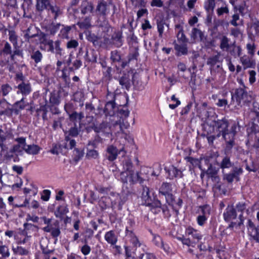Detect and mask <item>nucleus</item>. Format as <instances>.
I'll return each mask as SVG.
<instances>
[{
  "instance_id": "f257e3e1",
  "label": "nucleus",
  "mask_w": 259,
  "mask_h": 259,
  "mask_svg": "<svg viewBox=\"0 0 259 259\" xmlns=\"http://www.w3.org/2000/svg\"><path fill=\"white\" fill-rule=\"evenodd\" d=\"M250 98L246 91L242 88H239L232 95V102L234 103L236 101L237 105H240L242 103L249 102Z\"/></svg>"
},
{
  "instance_id": "f03ea898",
  "label": "nucleus",
  "mask_w": 259,
  "mask_h": 259,
  "mask_svg": "<svg viewBox=\"0 0 259 259\" xmlns=\"http://www.w3.org/2000/svg\"><path fill=\"white\" fill-rule=\"evenodd\" d=\"M214 126L216 127L219 132L218 137L222 136L225 141L228 140V135H229L228 125L229 123L227 119L224 118L221 120H218L214 121Z\"/></svg>"
},
{
  "instance_id": "7ed1b4c3",
  "label": "nucleus",
  "mask_w": 259,
  "mask_h": 259,
  "mask_svg": "<svg viewBox=\"0 0 259 259\" xmlns=\"http://www.w3.org/2000/svg\"><path fill=\"white\" fill-rule=\"evenodd\" d=\"M185 234L188 238L190 239V246L192 247H194L196 243H198L202 238L200 232L191 227H188L186 228Z\"/></svg>"
},
{
  "instance_id": "20e7f679",
  "label": "nucleus",
  "mask_w": 259,
  "mask_h": 259,
  "mask_svg": "<svg viewBox=\"0 0 259 259\" xmlns=\"http://www.w3.org/2000/svg\"><path fill=\"white\" fill-rule=\"evenodd\" d=\"M125 237L127 241L130 242L132 245V248L137 250L138 247H143V244L140 242L138 237L134 233L132 229L128 227L125 229Z\"/></svg>"
},
{
  "instance_id": "39448f33",
  "label": "nucleus",
  "mask_w": 259,
  "mask_h": 259,
  "mask_svg": "<svg viewBox=\"0 0 259 259\" xmlns=\"http://www.w3.org/2000/svg\"><path fill=\"white\" fill-rule=\"evenodd\" d=\"M42 230L47 233H50L52 238L57 240L58 237L61 234V231L59 223L58 221H55L53 225L51 226H46L42 228Z\"/></svg>"
},
{
  "instance_id": "423d86ee",
  "label": "nucleus",
  "mask_w": 259,
  "mask_h": 259,
  "mask_svg": "<svg viewBox=\"0 0 259 259\" xmlns=\"http://www.w3.org/2000/svg\"><path fill=\"white\" fill-rule=\"evenodd\" d=\"M42 230L47 233H50L52 238L57 240L58 237L61 234V231L59 223L58 221H55L53 225L51 226H46L42 228Z\"/></svg>"
},
{
  "instance_id": "0eeeda50",
  "label": "nucleus",
  "mask_w": 259,
  "mask_h": 259,
  "mask_svg": "<svg viewBox=\"0 0 259 259\" xmlns=\"http://www.w3.org/2000/svg\"><path fill=\"white\" fill-rule=\"evenodd\" d=\"M42 230L47 233H50L52 238L57 240L58 237L61 234V231L59 223L58 221H55L53 225L51 226H46L42 228Z\"/></svg>"
},
{
  "instance_id": "6e6552de",
  "label": "nucleus",
  "mask_w": 259,
  "mask_h": 259,
  "mask_svg": "<svg viewBox=\"0 0 259 259\" xmlns=\"http://www.w3.org/2000/svg\"><path fill=\"white\" fill-rule=\"evenodd\" d=\"M14 141L17 143V144L14 145L13 147L10 149V152L17 153L21 154L23 153L26 146V138L19 137L14 139Z\"/></svg>"
},
{
  "instance_id": "1a4fd4ad",
  "label": "nucleus",
  "mask_w": 259,
  "mask_h": 259,
  "mask_svg": "<svg viewBox=\"0 0 259 259\" xmlns=\"http://www.w3.org/2000/svg\"><path fill=\"white\" fill-rule=\"evenodd\" d=\"M239 61L244 70L248 68H254L256 66V61L253 57L244 55L240 57Z\"/></svg>"
},
{
  "instance_id": "9d476101",
  "label": "nucleus",
  "mask_w": 259,
  "mask_h": 259,
  "mask_svg": "<svg viewBox=\"0 0 259 259\" xmlns=\"http://www.w3.org/2000/svg\"><path fill=\"white\" fill-rule=\"evenodd\" d=\"M104 239L111 246H114L117 249L120 248L119 246L116 245L118 241V235L115 230H110L106 232Z\"/></svg>"
},
{
  "instance_id": "9b49d317",
  "label": "nucleus",
  "mask_w": 259,
  "mask_h": 259,
  "mask_svg": "<svg viewBox=\"0 0 259 259\" xmlns=\"http://www.w3.org/2000/svg\"><path fill=\"white\" fill-rule=\"evenodd\" d=\"M243 172V169L241 167H235L233 170L229 174L224 175V179L228 183H232L234 180L239 181V176Z\"/></svg>"
},
{
  "instance_id": "f8f14e48",
  "label": "nucleus",
  "mask_w": 259,
  "mask_h": 259,
  "mask_svg": "<svg viewBox=\"0 0 259 259\" xmlns=\"http://www.w3.org/2000/svg\"><path fill=\"white\" fill-rule=\"evenodd\" d=\"M96 11L98 15L104 17L107 16L110 11L108 4L104 0L98 1Z\"/></svg>"
},
{
  "instance_id": "ddd939ff",
  "label": "nucleus",
  "mask_w": 259,
  "mask_h": 259,
  "mask_svg": "<svg viewBox=\"0 0 259 259\" xmlns=\"http://www.w3.org/2000/svg\"><path fill=\"white\" fill-rule=\"evenodd\" d=\"M224 219L226 222H230L237 218L236 210L232 205H228L223 213Z\"/></svg>"
},
{
  "instance_id": "4468645a",
  "label": "nucleus",
  "mask_w": 259,
  "mask_h": 259,
  "mask_svg": "<svg viewBox=\"0 0 259 259\" xmlns=\"http://www.w3.org/2000/svg\"><path fill=\"white\" fill-rule=\"evenodd\" d=\"M171 185L168 183H163L159 189V193L165 196L167 201L168 199H172V195L171 194Z\"/></svg>"
},
{
  "instance_id": "2eb2a0df",
  "label": "nucleus",
  "mask_w": 259,
  "mask_h": 259,
  "mask_svg": "<svg viewBox=\"0 0 259 259\" xmlns=\"http://www.w3.org/2000/svg\"><path fill=\"white\" fill-rule=\"evenodd\" d=\"M12 250L13 254L17 256H28L30 253L29 247L25 248L21 245L13 246Z\"/></svg>"
},
{
  "instance_id": "dca6fc26",
  "label": "nucleus",
  "mask_w": 259,
  "mask_h": 259,
  "mask_svg": "<svg viewBox=\"0 0 259 259\" xmlns=\"http://www.w3.org/2000/svg\"><path fill=\"white\" fill-rule=\"evenodd\" d=\"M9 106V103L5 99L1 101L0 115H5L8 116H11L12 115V109Z\"/></svg>"
},
{
  "instance_id": "f3484780",
  "label": "nucleus",
  "mask_w": 259,
  "mask_h": 259,
  "mask_svg": "<svg viewBox=\"0 0 259 259\" xmlns=\"http://www.w3.org/2000/svg\"><path fill=\"white\" fill-rule=\"evenodd\" d=\"M28 103L24 101V98H22L20 101L16 102L13 105V108H12V113H14L16 115L19 114L20 111L23 110Z\"/></svg>"
},
{
  "instance_id": "a211bd4d",
  "label": "nucleus",
  "mask_w": 259,
  "mask_h": 259,
  "mask_svg": "<svg viewBox=\"0 0 259 259\" xmlns=\"http://www.w3.org/2000/svg\"><path fill=\"white\" fill-rule=\"evenodd\" d=\"M236 125L235 124L231 127V131L229 132L228 140L226 141V150H230L234 145V137L236 134Z\"/></svg>"
},
{
  "instance_id": "6ab92c4d",
  "label": "nucleus",
  "mask_w": 259,
  "mask_h": 259,
  "mask_svg": "<svg viewBox=\"0 0 259 259\" xmlns=\"http://www.w3.org/2000/svg\"><path fill=\"white\" fill-rule=\"evenodd\" d=\"M24 37L29 41L30 38L35 37L37 36V30L32 24H30L28 28L25 30Z\"/></svg>"
},
{
  "instance_id": "aec40b11",
  "label": "nucleus",
  "mask_w": 259,
  "mask_h": 259,
  "mask_svg": "<svg viewBox=\"0 0 259 259\" xmlns=\"http://www.w3.org/2000/svg\"><path fill=\"white\" fill-rule=\"evenodd\" d=\"M17 88L19 90L18 93L20 92L24 96L29 95L32 91L30 84L23 81L18 85Z\"/></svg>"
},
{
  "instance_id": "412c9836",
  "label": "nucleus",
  "mask_w": 259,
  "mask_h": 259,
  "mask_svg": "<svg viewBox=\"0 0 259 259\" xmlns=\"http://www.w3.org/2000/svg\"><path fill=\"white\" fill-rule=\"evenodd\" d=\"M146 205L149 206L151 207V211L154 213H158L161 210L163 205H162L161 202L158 200H155L153 201H149V204H146Z\"/></svg>"
},
{
  "instance_id": "4be33fe9",
  "label": "nucleus",
  "mask_w": 259,
  "mask_h": 259,
  "mask_svg": "<svg viewBox=\"0 0 259 259\" xmlns=\"http://www.w3.org/2000/svg\"><path fill=\"white\" fill-rule=\"evenodd\" d=\"M107 152L108 154L107 159L109 161H112L116 159L118 155V150L113 145L108 146L107 149Z\"/></svg>"
},
{
  "instance_id": "5701e85b",
  "label": "nucleus",
  "mask_w": 259,
  "mask_h": 259,
  "mask_svg": "<svg viewBox=\"0 0 259 259\" xmlns=\"http://www.w3.org/2000/svg\"><path fill=\"white\" fill-rule=\"evenodd\" d=\"M115 108V104L114 101H109L105 105L104 112L106 116H112L114 114Z\"/></svg>"
},
{
  "instance_id": "b1692460",
  "label": "nucleus",
  "mask_w": 259,
  "mask_h": 259,
  "mask_svg": "<svg viewBox=\"0 0 259 259\" xmlns=\"http://www.w3.org/2000/svg\"><path fill=\"white\" fill-rule=\"evenodd\" d=\"M40 150V148L35 144L27 145L24 151L28 154L30 155H36Z\"/></svg>"
},
{
  "instance_id": "393cba45",
  "label": "nucleus",
  "mask_w": 259,
  "mask_h": 259,
  "mask_svg": "<svg viewBox=\"0 0 259 259\" xmlns=\"http://www.w3.org/2000/svg\"><path fill=\"white\" fill-rule=\"evenodd\" d=\"M0 255L3 258H9L10 256L9 246L4 244L2 241L0 242Z\"/></svg>"
},
{
  "instance_id": "a878e982",
  "label": "nucleus",
  "mask_w": 259,
  "mask_h": 259,
  "mask_svg": "<svg viewBox=\"0 0 259 259\" xmlns=\"http://www.w3.org/2000/svg\"><path fill=\"white\" fill-rule=\"evenodd\" d=\"M233 163L231 161L229 156L226 155L223 157L220 164V167L221 169L230 168L233 165Z\"/></svg>"
},
{
  "instance_id": "bb28decb",
  "label": "nucleus",
  "mask_w": 259,
  "mask_h": 259,
  "mask_svg": "<svg viewBox=\"0 0 259 259\" xmlns=\"http://www.w3.org/2000/svg\"><path fill=\"white\" fill-rule=\"evenodd\" d=\"M165 170L167 171L169 174V175L171 176L172 178L173 177H182L183 174L182 171L178 169L176 167L172 165L169 168L167 169L165 168Z\"/></svg>"
},
{
  "instance_id": "cd10ccee",
  "label": "nucleus",
  "mask_w": 259,
  "mask_h": 259,
  "mask_svg": "<svg viewBox=\"0 0 259 259\" xmlns=\"http://www.w3.org/2000/svg\"><path fill=\"white\" fill-rule=\"evenodd\" d=\"M30 58L36 64H38L41 61L43 55L40 51L33 50L30 54Z\"/></svg>"
},
{
  "instance_id": "c85d7f7f",
  "label": "nucleus",
  "mask_w": 259,
  "mask_h": 259,
  "mask_svg": "<svg viewBox=\"0 0 259 259\" xmlns=\"http://www.w3.org/2000/svg\"><path fill=\"white\" fill-rule=\"evenodd\" d=\"M61 26L60 23H52L46 27V31L51 35H55Z\"/></svg>"
},
{
  "instance_id": "c756f323",
  "label": "nucleus",
  "mask_w": 259,
  "mask_h": 259,
  "mask_svg": "<svg viewBox=\"0 0 259 259\" xmlns=\"http://www.w3.org/2000/svg\"><path fill=\"white\" fill-rule=\"evenodd\" d=\"M84 58L85 61L88 62H96L97 55L93 50H91L90 51L87 50Z\"/></svg>"
},
{
  "instance_id": "7c9ffc66",
  "label": "nucleus",
  "mask_w": 259,
  "mask_h": 259,
  "mask_svg": "<svg viewBox=\"0 0 259 259\" xmlns=\"http://www.w3.org/2000/svg\"><path fill=\"white\" fill-rule=\"evenodd\" d=\"M142 199L145 202V205L149 204V201H151V197L150 195V191L149 188L146 186L143 187V192L142 193Z\"/></svg>"
},
{
  "instance_id": "2f4dec72",
  "label": "nucleus",
  "mask_w": 259,
  "mask_h": 259,
  "mask_svg": "<svg viewBox=\"0 0 259 259\" xmlns=\"http://www.w3.org/2000/svg\"><path fill=\"white\" fill-rule=\"evenodd\" d=\"M112 39L117 47H120L122 45V33L120 31L115 32L112 36Z\"/></svg>"
},
{
  "instance_id": "473e14b6",
  "label": "nucleus",
  "mask_w": 259,
  "mask_h": 259,
  "mask_svg": "<svg viewBox=\"0 0 259 259\" xmlns=\"http://www.w3.org/2000/svg\"><path fill=\"white\" fill-rule=\"evenodd\" d=\"M91 21V17H86L82 21L78 22L77 23V25L81 29H87L90 28L92 26Z\"/></svg>"
},
{
  "instance_id": "72a5a7b5",
  "label": "nucleus",
  "mask_w": 259,
  "mask_h": 259,
  "mask_svg": "<svg viewBox=\"0 0 259 259\" xmlns=\"http://www.w3.org/2000/svg\"><path fill=\"white\" fill-rule=\"evenodd\" d=\"M69 212V209L66 205H60L58 206L55 212L57 218H61L62 217Z\"/></svg>"
},
{
  "instance_id": "f704fd0d",
  "label": "nucleus",
  "mask_w": 259,
  "mask_h": 259,
  "mask_svg": "<svg viewBox=\"0 0 259 259\" xmlns=\"http://www.w3.org/2000/svg\"><path fill=\"white\" fill-rule=\"evenodd\" d=\"M9 204L13 207H26L29 204V200L27 199H25L24 202L22 204H18L16 202H14V198L12 196H10L8 199Z\"/></svg>"
},
{
  "instance_id": "c9c22d12",
  "label": "nucleus",
  "mask_w": 259,
  "mask_h": 259,
  "mask_svg": "<svg viewBox=\"0 0 259 259\" xmlns=\"http://www.w3.org/2000/svg\"><path fill=\"white\" fill-rule=\"evenodd\" d=\"M49 5V0H37L36 8L37 10L42 11L44 10L47 9Z\"/></svg>"
},
{
  "instance_id": "e433bc0d",
  "label": "nucleus",
  "mask_w": 259,
  "mask_h": 259,
  "mask_svg": "<svg viewBox=\"0 0 259 259\" xmlns=\"http://www.w3.org/2000/svg\"><path fill=\"white\" fill-rule=\"evenodd\" d=\"M191 36L194 39H200V40H202L204 34L200 30L196 28H194L192 29Z\"/></svg>"
},
{
  "instance_id": "4c0bfd02",
  "label": "nucleus",
  "mask_w": 259,
  "mask_h": 259,
  "mask_svg": "<svg viewBox=\"0 0 259 259\" xmlns=\"http://www.w3.org/2000/svg\"><path fill=\"white\" fill-rule=\"evenodd\" d=\"M12 53V47L11 45L7 41L5 42L4 48L0 51L1 56H11Z\"/></svg>"
},
{
  "instance_id": "58836bf2",
  "label": "nucleus",
  "mask_w": 259,
  "mask_h": 259,
  "mask_svg": "<svg viewBox=\"0 0 259 259\" xmlns=\"http://www.w3.org/2000/svg\"><path fill=\"white\" fill-rule=\"evenodd\" d=\"M62 28L60 29V31L59 35L62 38L68 39V33L71 29V27L69 26L61 25Z\"/></svg>"
},
{
  "instance_id": "ea45409f",
  "label": "nucleus",
  "mask_w": 259,
  "mask_h": 259,
  "mask_svg": "<svg viewBox=\"0 0 259 259\" xmlns=\"http://www.w3.org/2000/svg\"><path fill=\"white\" fill-rule=\"evenodd\" d=\"M119 84L122 86V88H125L127 90H128L131 87L130 79L127 76H122L119 79Z\"/></svg>"
},
{
  "instance_id": "a19ab883",
  "label": "nucleus",
  "mask_w": 259,
  "mask_h": 259,
  "mask_svg": "<svg viewBox=\"0 0 259 259\" xmlns=\"http://www.w3.org/2000/svg\"><path fill=\"white\" fill-rule=\"evenodd\" d=\"M123 169L124 170L131 171L133 170V163L131 160L128 157H125L122 161Z\"/></svg>"
},
{
  "instance_id": "79ce46f5",
  "label": "nucleus",
  "mask_w": 259,
  "mask_h": 259,
  "mask_svg": "<svg viewBox=\"0 0 259 259\" xmlns=\"http://www.w3.org/2000/svg\"><path fill=\"white\" fill-rule=\"evenodd\" d=\"M48 10L54 14V19H56L57 17L62 14V11L60 8L56 5H50Z\"/></svg>"
},
{
  "instance_id": "37998d69",
  "label": "nucleus",
  "mask_w": 259,
  "mask_h": 259,
  "mask_svg": "<svg viewBox=\"0 0 259 259\" xmlns=\"http://www.w3.org/2000/svg\"><path fill=\"white\" fill-rule=\"evenodd\" d=\"M69 118L71 121L73 122L77 121L78 120L79 122L84 117V114L82 112L78 113L74 111L71 114H69Z\"/></svg>"
},
{
  "instance_id": "c03bdc74",
  "label": "nucleus",
  "mask_w": 259,
  "mask_h": 259,
  "mask_svg": "<svg viewBox=\"0 0 259 259\" xmlns=\"http://www.w3.org/2000/svg\"><path fill=\"white\" fill-rule=\"evenodd\" d=\"M249 235L256 242H259V229L256 227L248 230Z\"/></svg>"
},
{
  "instance_id": "a18cd8bd",
  "label": "nucleus",
  "mask_w": 259,
  "mask_h": 259,
  "mask_svg": "<svg viewBox=\"0 0 259 259\" xmlns=\"http://www.w3.org/2000/svg\"><path fill=\"white\" fill-rule=\"evenodd\" d=\"M215 6V0H207L204 4V8L207 13L213 12Z\"/></svg>"
},
{
  "instance_id": "49530a36",
  "label": "nucleus",
  "mask_w": 259,
  "mask_h": 259,
  "mask_svg": "<svg viewBox=\"0 0 259 259\" xmlns=\"http://www.w3.org/2000/svg\"><path fill=\"white\" fill-rule=\"evenodd\" d=\"M220 55L218 54L216 55L212 56L208 58L207 64L211 67H213L220 62Z\"/></svg>"
},
{
  "instance_id": "de8ad7c7",
  "label": "nucleus",
  "mask_w": 259,
  "mask_h": 259,
  "mask_svg": "<svg viewBox=\"0 0 259 259\" xmlns=\"http://www.w3.org/2000/svg\"><path fill=\"white\" fill-rule=\"evenodd\" d=\"M12 91V88L8 83L3 84L1 85L0 93L3 96H7Z\"/></svg>"
},
{
  "instance_id": "09e8293b",
  "label": "nucleus",
  "mask_w": 259,
  "mask_h": 259,
  "mask_svg": "<svg viewBox=\"0 0 259 259\" xmlns=\"http://www.w3.org/2000/svg\"><path fill=\"white\" fill-rule=\"evenodd\" d=\"M9 39L14 46L17 45L18 36L14 30H11L9 31Z\"/></svg>"
},
{
  "instance_id": "8fccbe9b",
  "label": "nucleus",
  "mask_w": 259,
  "mask_h": 259,
  "mask_svg": "<svg viewBox=\"0 0 259 259\" xmlns=\"http://www.w3.org/2000/svg\"><path fill=\"white\" fill-rule=\"evenodd\" d=\"M65 140L66 142L64 147L65 149H71L74 147L76 145L75 141L73 139H71L69 136L65 137Z\"/></svg>"
},
{
  "instance_id": "3c124183",
  "label": "nucleus",
  "mask_w": 259,
  "mask_h": 259,
  "mask_svg": "<svg viewBox=\"0 0 259 259\" xmlns=\"http://www.w3.org/2000/svg\"><path fill=\"white\" fill-rule=\"evenodd\" d=\"M175 49L178 52V55H186L187 54V48L185 45H176Z\"/></svg>"
},
{
  "instance_id": "603ef678",
  "label": "nucleus",
  "mask_w": 259,
  "mask_h": 259,
  "mask_svg": "<svg viewBox=\"0 0 259 259\" xmlns=\"http://www.w3.org/2000/svg\"><path fill=\"white\" fill-rule=\"evenodd\" d=\"M187 161L189 162L193 166H198L200 169L202 170V166L201 165V159H198L192 157H188L187 158Z\"/></svg>"
},
{
  "instance_id": "864d4df0",
  "label": "nucleus",
  "mask_w": 259,
  "mask_h": 259,
  "mask_svg": "<svg viewBox=\"0 0 259 259\" xmlns=\"http://www.w3.org/2000/svg\"><path fill=\"white\" fill-rule=\"evenodd\" d=\"M200 215H204L205 217L208 218L210 213V207L207 205H204L200 206Z\"/></svg>"
},
{
  "instance_id": "5fc2aeb1",
  "label": "nucleus",
  "mask_w": 259,
  "mask_h": 259,
  "mask_svg": "<svg viewBox=\"0 0 259 259\" xmlns=\"http://www.w3.org/2000/svg\"><path fill=\"white\" fill-rule=\"evenodd\" d=\"M120 180L123 183H127L128 182H130V171L124 170L120 174Z\"/></svg>"
},
{
  "instance_id": "6e6d98bb",
  "label": "nucleus",
  "mask_w": 259,
  "mask_h": 259,
  "mask_svg": "<svg viewBox=\"0 0 259 259\" xmlns=\"http://www.w3.org/2000/svg\"><path fill=\"white\" fill-rule=\"evenodd\" d=\"M246 49L247 51V54L253 57L255 54L256 46L254 42L247 43L246 44Z\"/></svg>"
},
{
  "instance_id": "4d7b16f0",
  "label": "nucleus",
  "mask_w": 259,
  "mask_h": 259,
  "mask_svg": "<svg viewBox=\"0 0 259 259\" xmlns=\"http://www.w3.org/2000/svg\"><path fill=\"white\" fill-rule=\"evenodd\" d=\"M229 10L227 5L225 3L224 5L221 8L217 10V13L219 16H222L224 14L229 13Z\"/></svg>"
},
{
  "instance_id": "13d9d810",
  "label": "nucleus",
  "mask_w": 259,
  "mask_h": 259,
  "mask_svg": "<svg viewBox=\"0 0 259 259\" xmlns=\"http://www.w3.org/2000/svg\"><path fill=\"white\" fill-rule=\"evenodd\" d=\"M61 42L59 40H56L54 42L55 46V52L54 54H55L56 56H62V49L60 47Z\"/></svg>"
},
{
  "instance_id": "bf43d9fd",
  "label": "nucleus",
  "mask_w": 259,
  "mask_h": 259,
  "mask_svg": "<svg viewBox=\"0 0 259 259\" xmlns=\"http://www.w3.org/2000/svg\"><path fill=\"white\" fill-rule=\"evenodd\" d=\"M85 244L81 247L80 251L84 255L89 254L91 251V247L87 244V241L84 239Z\"/></svg>"
},
{
  "instance_id": "052dcab7",
  "label": "nucleus",
  "mask_w": 259,
  "mask_h": 259,
  "mask_svg": "<svg viewBox=\"0 0 259 259\" xmlns=\"http://www.w3.org/2000/svg\"><path fill=\"white\" fill-rule=\"evenodd\" d=\"M110 59L113 62H119L121 59V56L118 51L115 50L111 52Z\"/></svg>"
},
{
  "instance_id": "680f3d73",
  "label": "nucleus",
  "mask_w": 259,
  "mask_h": 259,
  "mask_svg": "<svg viewBox=\"0 0 259 259\" xmlns=\"http://www.w3.org/2000/svg\"><path fill=\"white\" fill-rule=\"evenodd\" d=\"M86 156L90 159H96L99 156V153L97 150L94 149L88 150Z\"/></svg>"
},
{
  "instance_id": "e2e57ef3",
  "label": "nucleus",
  "mask_w": 259,
  "mask_h": 259,
  "mask_svg": "<svg viewBox=\"0 0 259 259\" xmlns=\"http://www.w3.org/2000/svg\"><path fill=\"white\" fill-rule=\"evenodd\" d=\"M94 10V6L92 4H88L87 6L83 7L81 10L82 14L85 15L88 13H92Z\"/></svg>"
},
{
  "instance_id": "0e129e2a",
  "label": "nucleus",
  "mask_w": 259,
  "mask_h": 259,
  "mask_svg": "<svg viewBox=\"0 0 259 259\" xmlns=\"http://www.w3.org/2000/svg\"><path fill=\"white\" fill-rule=\"evenodd\" d=\"M229 47V39L226 36H224L221 40L220 48L222 50H227Z\"/></svg>"
},
{
  "instance_id": "69168bd1",
  "label": "nucleus",
  "mask_w": 259,
  "mask_h": 259,
  "mask_svg": "<svg viewBox=\"0 0 259 259\" xmlns=\"http://www.w3.org/2000/svg\"><path fill=\"white\" fill-rule=\"evenodd\" d=\"M242 49L240 46H235L231 52L232 55L235 57H239L241 54Z\"/></svg>"
},
{
  "instance_id": "338daca9",
  "label": "nucleus",
  "mask_w": 259,
  "mask_h": 259,
  "mask_svg": "<svg viewBox=\"0 0 259 259\" xmlns=\"http://www.w3.org/2000/svg\"><path fill=\"white\" fill-rule=\"evenodd\" d=\"M153 242L155 245L159 247L162 245L163 241L160 236L157 235H154Z\"/></svg>"
},
{
  "instance_id": "774afa93",
  "label": "nucleus",
  "mask_w": 259,
  "mask_h": 259,
  "mask_svg": "<svg viewBox=\"0 0 259 259\" xmlns=\"http://www.w3.org/2000/svg\"><path fill=\"white\" fill-rule=\"evenodd\" d=\"M78 46V41L75 39H71L68 41L66 44V47L68 49H75Z\"/></svg>"
}]
</instances>
